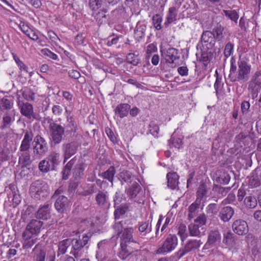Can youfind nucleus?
<instances>
[{"label": "nucleus", "mask_w": 261, "mask_h": 261, "mask_svg": "<svg viewBox=\"0 0 261 261\" xmlns=\"http://www.w3.org/2000/svg\"><path fill=\"white\" fill-rule=\"evenodd\" d=\"M132 220L127 219L116 222L113 225L116 238L120 237V244L128 245L130 243H137L135 238L133 237L134 228L133 227Z\"/></svg>", "instance_id": "obj_1"}, {"label": "nucleus", "mask_w": 261, "mask_h": 261, "mask_svg": "<svg viewBox=\"0 0 261 261\" xmlns=\"http://www.w3.org/2000/svg\"><path fill=\"white\" fill-rule=\"evenodd\" d=\"M216 39L210 31H204L200 38L201 60L204 64L210 62L216 53L215 45Z\"/></svg>", "instance_id": "obj_2"}, {"label": "nucleus", "mask_w": 261, "mask_h": 261, "mask_svg": "<svg viewBox=\"0 0 261 261\" xmlns=\"http://www.w3.org/2000/svg\"><path fill=\"white\" fill-rule=\"evenodd\" d=\"M250 71L251 66L246 61L239 60L238 62L237 68L231 60L228 79L232 83L246 82L249 80Z\"/></svg>", "instance_id": "obj_3"}, {"label": "nucleus", "mask_w": 261, "mask_h": 261, "mask_svg": "<svg viewBox=\"0 0 261 261\" xmlns=\"http://www.w3.org/2000/svg\"><path fill=\"white\" fill-rule=\"evenodd\" d=\"M49 131L50 140L54 145L61 143L65 137V128L60 124L55 122L53 119L48 118Z\"/></svg>", "instance_id": "obj_4"}, {"label": "nucleus", "mask_w": 261, "mask_h": 261, "mask_svg": "<svg viewBox=\"0 0 261 261\" xmlns=\"http://www.w3.org/2000/svg\"><path fill=\"white\" fill-rule=\"evenodd\" d=\"M92 236V233L89 231L80 235L79 239L71 240L73 250L71 251L70 254L74 255L76 258L80 257L82 255V250L88 244Z\"/></svg>", "instance_id": "obj_5"}, {"label": "nucleus", "mask_w": 261, "mask_h": 261, "mask_svg": "<svg viewBox=\"0 0 261 261\" xmlns=\"http://www.w3.org/2000/svg\"><path fill=\"white\" fill-rule=\"evenodd\" d=\"M178 244V238L175 234H168L164 237L161 246L156 250L157 254H167L174 250Z\"/></svg>", "instance_id": "obj_6"}, {"label": "nucleus", "mask_w": 261, "mask_h": 261, "mask_svg": "<svg viewBox=\"0 0 261 261\" xmlns=\"http://www.w3.org/2000/svg\"><path fill=\"white\" fill-rule=\"evenodd\" d=\"M47 184L41 179H38L32 182L30 186V192L32 197L35 199H41L48 194Z\"/></svg>", "instance_id": "obj_7"}, {"label": "nucleus", "mask_w": 261, "mask_h": 261, "mask_svg": "<svg viewBox=\"0 0 261 261\" xmlns=\"http://www.w3.org/2000/svg\"><path fill=\"white\" fill-rule=\"evenodd\" d=\"M33 143V152L35 156L39 158H42L48 149L46 141L38 134L35 137Z\"/></svg>", "instance_id": "obj_8"}, {"label": "nucleus", "mask_w": 261, "mask_h": 261, "mask_svg": "<svg viewBox=\"0 0 261 261\" xmlns=\"http://www.w3.org/2000/svg\"><path fill=\"white\" fill-rule=\"evenodd\" d=\"M202 243L200 240L190 239L188 240L183 247L180 248L175 253V255L178 259H180L189 252H195Z\"/></svg>", "instance_id": "obj_9"}, {"label": "nucleus", "mask_w": 261, "mask_h": 261, "mask_svg": "<svg viewBox=\"0 0 261 261\" xmlns=\"http://www.w3.org/2000/svg\"><path fill=\"white\" fill-rule=\"evenodd\" d=\"M79 147V143L74 141L64 142L62 144L61 150L62 155L64 158V163H66L70 158L76 153Z\"/></svg>", "instance_id": "obj_10"}, {"label": "nucleus", "mask_w": 261, "mask_h": 261, "mask_svg": "<svg viewBox=\"0 0 261 261\" xmlns=\"http://www.w3.org/2000/svg\"><path fill=\"white\" fill-rule=\"evenodd\" d=\"M162 58L161 63L165 62L168 64H173L174 61L179 59L178 50L173 47H169L167 49L161 50Z\"/></svg>", "instance_id": "obj_11"}, {"label": "nucleus", "mask_w": 261, "mask_h": 261, "mask_svg": "<svg viewBox=\"0 0 261 261\" xmlns=\"http://www.w3.org/2000/svg\"><path fill=\"white\" fill-rule=\"evenodd\" d=\"M43 222L38 220L32 219L27 224L26 228L23 232L25 235L37 236L41 231Z\"/></svg>", "instance_id": "obj_12"}, {"label": "nucleus", "mask_w": 261, "mask_h": 261, "mask_svg": "<svg viewBox=\"0 0 261 261\" xmlns=\"http://www.w3.org/2000/svg\"><path fill=\"white\" fill-rule=\"evenodd\" d=\"M233 232L240 236L246 234L248 232V226L247 222L242 219L235 220L232 224Z\"/></svg>", "instance_id": "obj_13"}, {"label": "nucleus", "mask_w": 261, "mask_h": 261, "mask_svg": "<svg viewBox=\"0 0 261 261\" xmlns=\"http://www.w3.org/2000/svg\"><path fill=\"white\" fill-rule=\"evenodd\" d=\"M18 106L20 110V113L22 115L25 116L29 119H36L35 114L33 111V107L31 104L28 102L21 103V102L19 101Z\"/></svg>", "instance_id": "obj_14"}, {"label": "nucleus", "mask_w": 261, "mask_h": 261, "mask_svg": "<svg viewBox=\"0 0 261 261\" xmlns=\"http://www.w3.org/2000/svg\"><path fill=\"white\" fill-rule=\"evenodd\" d=\"M51 205L49 204H45L41 206L35 213V217L38 219L47 220L51 217Z\"/></svg>", "instance_id": "obj_15"}, {"label": "nucleus", "mask_w": 261, "mask_h": 261, "mask_svg": "<svg viewBox=\"0 0 261 261\" xmlns=\"http://www.w3.org/2000/svg\"><path fill=\"white\" fill-rule=\"evenodd\" d=\"M221 241V235L218 229L210 231L208 235L207 241L204 246L208 245L215 247L219 244Z\"/></svg>", "instance_id": "obj_16"}, {"label": "nucleus", "mask_w": 261, "mask_h": 261, "mask_svg": "<svg viewBox=\"0 0 261 261\" xmlns=\"http://www.w3.org/2000/svg\"><path fill=\"white\" fill-rule=\"evenodd\" d=\"M15 120V115L12 113L7 112L4 114L0 125L1 129L5 130L11 129Z\"/></svg>", "instance_id": "obj_17"}, {"label": "nucleus", "mask_w": 261, "mask_h": 261, "mask_svg": "<svg viewBox=\"0 0 261 261\" xmlns=\"http://www.w3.org/2000/svg\"><path fill=\"white\" fill-rule=\"evenodd\" d=\"M95 201L96 204L101 207L105 206H110L109 194L108 192L99 190L95 196Z\"/></svg>", "instance_id": "obj_18"}, {"label": "nucleus", "mask_w": 261, "mask_h": 261, "mask_svg": "<svg viewBox=\"0 0 261 261\" xmlns=\"http://www.w3.org/2000/svg\"><path fill=\"white\" fill-rule=\"evenodd\" d=\"M23 133L24 135L21 141L19 150H29L33 139V134L31 131L28 130H23Z\"/></svg>", "instance_id": "obj_19"}, {"label": "nucleus", "mask_w": 261, "mask_h": 261, "mask_svg": "<svg viewBox=\"0 0 261 261\" xmlns=\"http://www.w3.org/2000/svg\"><path fill=\"white\" fill-rule=\"evenodd\" d=\"M19 156L18 162L21 165V168L27 167L31 164V155L29 150H19L18 152Z\"/></svg>", "instance_id": "obj_20"}, {"label": "nucleus", "mask_w": 261, "mask_h": 261, "mask_svg": "<svg viewBox=\"0 0 261 261\" xmlns=\"http://www.w3.org/2000/svg\"><path fill=\"white\" fill-rule=\"evenodd\" d=\"M69 205L67 197L64 196H59L55 203V207L58 213H63L66 210Z\"/></svg>", "instance_id": "obj_21"}, {"label": "nucleus", "mask_w": 261, "mask_h": 261, "mask_svg": "<svg viewBox=\"0 0 261 261\" xmlns=\"http://www.w3.org/2000/svg\"><path fill=\"white\" fill-rule=\"evenodd\" d=\"M178 9L175 7H170L167 12L164 25L166 28L169 27L172 23H175L177 18Z\"/></svg>", "instance_id": "obj_22"}, {"label": "nucleus", "mask_w": 261, "mask_h": 261, "mask_svg": "<svg viewBox=\"0 0 261 261\" xmlns=\"http://www.w3.org/2000/svg\"><path fill=\"white\" fill-rule=\"evenodd\" d=\"M234 214L233 208L230 206L222 207L219 213V217L224 222H228Z\"/></svg>", "instance_id": "obj_23"}, {"label": "nucleus", "mask_w": 261, "mask_h": 261, "mask_svg": "<svg viewBox=\"0 0 261 261\" xmlns=\"http://www.w3.org/2000/svg\"><path fill=\"white\" fill-rule=\"evenodd\" d=\"M141 190V186L136 181H134L127 188H125V192L130 199L136 198Z\"/></svg>", "instance_id": "obj_24"}, {"label": "nucleus", "mask_w": 261, "mask_h": 261, "mask_svg": "<svg viewBox=\"0 0 261 261\" xmlns=\"http://www.w3.org/2000/svg\"><path fill=\"white\" fill-rule=\"evenodd\" d=\"M146 28V23L144 21L138 22L134 30L135 36L136 39L140 40L144 38Z\"/></svg>", "instance_id": "obj_25"}, {"label": "nucleus", "mask_w": 261, "mask_h": 261, "mask_svg": "<svg viewBox=\"0 0 261 261\" xmlns=\"http://www.w3.org/2000/svg\"><path fill=\"white\" fill-rule=\"evenodd\" d=\"M87 164L83 160H79L73 168V176L75 179H80L84 175V172Z\"/></svg>", "instance_id": "obj_26"}, {"label": "nucleus", "mask_w": 261, "mask_h": 261, "mask_svg": "<svg viewBox=\"0 0 261 261\" xmlns=\"http://www.w3.org/2000/svg\"><path fill=\"white\" fill-rule=\"evenodd\" d=\"M118 179L122 185L124 182L131 184L134 181H136L137 178L130 172L127 170H124L118 174Z\"/></svg>", "instance_id": "obj_27"}, {"label": "nucleus", "mask_w": 261, "mask_h": 261, "mask_svg": "<svg viewBox=\"0 0 261 261\" xmlns=\"http://www.w3.org/2000/svg\"><path fill=\"white\" fill-rule=\"evenodd\" d=\"M64 127L65 128V132L67 135H69L70 137L75 136L78 130L77 125L75 119H67L66 125Z\"/></svg>", "instance_id": "obj_28"}, {"label": "nucleus", "mask_w": 261, "mask_h": 261, "mask_svg": "<svg viewBox=\"0 0 261 261\" xmlns=\"http://www.w3.org/2000/svg\"><path fill=\"white\" fill-rule=\"evenodd\" d=\"M130 106L128 103H120L115 109V115L120 118H123L127 116Z\"/></svg>", "instance_id": "obj_29"}, {"label": "nucleus", "mask_w": 261, "mask_h": 261, "mask_svg": "<svg viewBox=\"0 0 261 261\" xmlns=\"http://www.w3.org/2000/svg\"><path fill=\"white\" fill-rule=\"evenodd\" d=\"M34 252V261H45L46 257V251L39 243L36 245L33 249Z\"/></svg>", "instance_id": "obj_30"}, {"label": "nucleus", "mask_w": 261, "mask_h": 261, "mask_svg": "<svg viewBox=\"0 0 261 261\" xmlns=\"http://www.w3.org/2000/svg\"><path fill=\"white\" fill-rule=\"evenodd\" d=\"M114 207L115 210L114 215L115 220L120 219L121 216L129 211V206L127 203L122 204L118 206L116 205V207Z\"/></svg>", "instance_id": "obj_31"}, {"label": "nucleus", "mask_w": 261, "mask_h": 261, "mask_svg": "<svg viewBox=\"0 0 261 261\" xmlns=\"http://www.w3.org/2000/svg\"><path fill=\"white\" fill-rule=\"evenodd\" d=\"M200 204L201 203L199 202L198 200H195L189 206L188 215L189 220H191L198 215Z\"/></svg>", "instance_id": "obj_32"}, {"label": "nucleus", "mask_w": 261, "mask_h": 261, "mask_svg": "<svg viewBox=\"0 0 261 261\" xmlns=\"http://www.w3.org/2000/svg\"><path fill=\"white\" fill-rule=\"evenodd\" d=\"M115 173L116 170L115 167L111 166L106 171L99 173L98 176L102 177L103 179L108 180L113 185Z\"/></svg>", "instance_id": "obj_33"}, {"label": "nucleus", "mask_w": 261, "mask_h": 261, "mask_svg": "<svg viewBox=\"0 0 261 261\" xmlns=\"http://www.w3.org/2000/svg\"><path fill=\"white\" fill-rule=\"evenodd\" d=\"M23 239L22 248L23 249H28L31 248L36 243L37 238H33L32 236L28 234L26 236L24 233L22 234Z\"/></svg>", "instance_id": "obj_34"}, {"label": "nucleus", "mask_w": 261, "mask_h": 261, "mask_svg": "<svg viewBox=\"0 0 261 261\" xmlns=\"http://www.w3.org/2000/svg\"><path fill=\"white\" fill-rule=\"evenodd\" d=\"M168 186L175 189L178 184L179 176L176 172L168 173L167 174Z\"/></svg>", "instance_id": "obj_35"}, {"label": "nucleus", "mask_w": 261, "mask_h": 261, "mask_svg": "<svg viewBox=\"0 0 261 261\" xmlns=\"http://www.w3.org/2000/svg\"><path fill=\"white\" fill-rule=\"evenodd\" d=\"M19 27L21 31L31 39L34 41H36L38 39V36L36 33L30 30L29 26L24 22L21 23L19 25Z\"/></svg>", "instance_id": "obj_36"}, {"label": "nucleus", "mask_w": 261, "mask_h": 261, "mask_svg": "<svg viewBox=\"0 0 261 261\" xmlns=\"http://www.w3.org/2000/svg\"><path fill=\"white\" fill-rule=\"evenodd\" d=\"M249 89L250 90L251 97L253 99L258 96L261 89V82H249Z\"/></svg>", "instance_id": "obj_37"}, {"label": "nucleus", "mask_w": 261, "mask_h": 261, "mask_svg": "<svg viewBox=\"0 0 261 261\" xmlns=\"http://www.w3.org/2000/svg\"><path fill=\"white\" fill-rule=\"evenodd\" d=\"M224 31V27L220 23H217L214 26L211 33L214 35V38L218 41H221L224 38L223 32Z\"/></svg>", "instance_id": "obj_38"}, {"label": "nucleus", "mask_w": 261, "mask_h": 261, "mask_svg": "<svg viewBox=\"0 0 261 261\" xmlns=\"http://www.w3.org/2000/svg\"><path fill=\"white\" fill-rule=\"evenodd\" d=\"M112 4L109 0H89V6L92 11H97L106 4Z\"/></svg>", "instance_id": "obj_39"}, {"label": "nucleus", "mask_w": 261, "mask_h": 261, "mask_svg": "<svg viewBox=\"0 0 261 261\" xmlns=\"http://www.w3.org/2000/svg\"><path fill=\"white\" fill-rule=\"evenodd\" d=\"M75 161L76 158L74 157L71 159L64 166L63 171H62L63 179L66 180L69 178L71 169L75 164Z\"/></svg>", "instance_id": "obj_40"}, {"label": "nucleus", "mask_w": 261, "mask_h": 261, "mask_svg": "<svg viewBox=\"0 0 261 261\" xmlns=\"http://www.w3.org/2000/svg\"><path fill=\"white\" fill-rule=\"evenodd\" d=\"M71 245V239H66L60 241L58 244V250L57 255L59 256L61 254H64L67 248Z\"/></svg>", "instance_id": "obj_41"}, {"label": "nucleus", "mask_w": 261, "mask_h": 261, "mask_svg": "<svg viewBox=\"0 0 261 261\" xmlns=\"http://www.w3.org/2000/svg\"><path fill=\"white\" fill-rule=\"evenodd\" d=\"M222 242L226 246H232L235 244L234 234L228 230L223 233Z\"/></svg>", "instance_id": "obj_42"}, {"label": "nucleus", "mask_w": 261, "mask_h": 261, "mask_svg": "<svg viewBox=\"0 0 261 261\" xmlns=\"http://www.w3.org/2000/svg\"><path fill=\"white\" fill-rule=\"evenodd\" d=\"M138 230L141 234L145 236L150 233L152 230L151 223L146 221L140 223L138 226Z\"/></svg>", "instance_id": "obj_43"}, {"label": "nucleus", "mask_w": 261, "mask_h": 261, "mask_svg": "<svg viewBox=\"0 0 261 261\" xmlns=\"http://www.w3.org/2000/svg\"><path fill=\"white\" fill-rule=\"evenodd\" d=\"M207 193V189L206 185L201 183L199 186L196 192V199L195 200H198L199 202L201 203L203 198L206 196Z\"/></svg>", "instance_id": "obj_44"}, {"label": "nucleus", "mask_w": 261, "mask_h": 261, "mask_svg": "<svg viewBox=\"0 0 261 261\" xmlns=\"http://www.w3.org/2000/svg\"><path fill=\"white\" fill-rule=\"evenodd\" d=\"M127 245L120 244V248L117 253V256L122 260L125 259L132 253V252L128 249Z\"/></svg>", "instance_id": "obj_45"}, {"label": "nucleus", "mask_w": 261, "mask_h": 261, "mask_svg": "<svg viewBox=\"0 0 261 261\" xmlns=\"http://www.w3.org/2000/svg\"><path fill=\"white\" fill-rule=\"evenodd\" d=\"M47 158L49 162L51 163L53 166L56 167L60 164L61 162V155L59 152L56 151L51 152L48 156Z\"/></svg>", "instance_id": "obj_46"}, {"label": "nucleus", "mask_w": 261, "mask_h": 261, "mask_svg": "<svg viewBox=\"0 0 261 261\" xmlns=\"http://www.w3.org/2000/svg\"><path fill=\"white\" fill-rule=\"evenodd\" d=\"M18 92L20 93L23 98L28 101L34 100L35 99L34 92L32 90L28 87H24Z\"/></svg>", "instance_id": "obj_47"}, {"label": "nucleus", "mask_w": 261, "mask_h": 261, "mask_svg": "<svg viewBox=\"0 0 261 261\" xmlns=\"http://www.w3.org/2000/svg\"><path fill=\"white\" fill-rule=\"evenodd\" d=\"M160 127L155 121H151L148 125L147 134L150 133L154 138H158Z\"/></svg>", "instance_id": "obj_48"}, {"label": "nucleus", "mask_w": 261, "mask_h": 261, "mask_svg": "<svg viewBox=\"0 0 261 261\" xmlns=\"http://www.w3.org/2000/svg\"><path fill=\"white\" fill-rule=\"evenodd\" d=\"M249 185L252 187H257L260 185L259 177L255 171H253L249 179Z\"/></svg>", "instance_id": "obj_49"}, {"label": "nucleus", "mask_w": 261, "mask_h": 261, "mask_svg": "<svg viewBox=\"0 0 261 261\" xmlns=\"http://www.w3.org/2000/svg\"><path fill=\"white\" fill-rule=\"evenodd\" d=\"M223 13L225 16L231 21L237 23L239 15L236 10H223Z\"/></svg>", "instance_id": "obj_50"}, {"label": "nucleus", "mask_w": 261, "mask_h": 261, "mask_svg": "<svg viewBox=\"0 0 261 261\" xmlns=\"http://www.w3.org/2000/svg\"><path fill=\"white\" fill-rule=\"evenodd\" d=\"M244 202L246 206L249 208H253L255 207L257 204L256 198L252 196L246 197Z\"/></svg>", "instance_id": "obj_51"}, {"label": "nucleus", "mask_w": 261, "mask_h": 261, "mask_svg": "<svg viewBox=\"0 0 261 261\" xmlns=\"http://www.w3.org/2000/svg\"><path fill=\"white\" fill-rule=\"evenodd\" d=\"M206 211L211 216H216L219 211V206L215 203H210L206 207Z\"/></svg>", "instance_id": "obj_52"}, {"label": "nucleus", "mask_w": 261, "mask_h": 261, "mask_svg": "<svg viewBox=\"0 0 261 261\" xmlns=\"http://www.w3.org/2000/svg\"><path fill=\"white\" fill-rule=\"evenodd\" d=\"M230 179V176L227 172L221 171L220 174L217 178V181L221 184L226 185L228 184Z\"/></svg>", "instance_id": "obj_53"}, {"label": "nucleus", "mask_w": 261, "mask_h": 261, "mask_svg": "<svg viewBox=\"0 0 261 261\" xmlns=\"http://www.w3.org/2000/svg\"><path fill=\"white\" fill-rule=\"evenodd\" d=\"M127 62L133 65L134 66H137L140 62L139 57V55H136L134 53H129L126 56Z\"/></svg>", "instance_id": "obj_54"}, {"label": "nucleus", "mask_w": 261, "mask_h": 261, "mask_svg": "<svg viewBox=\"0 0 261 261\" xmlns=\"http://www.w3.org/2000/svg\"><path fill=\"white\" fill-rule=\"evenodd\" d=\"M188 229L190 236L193 237H198L200 235V231L198 224L191 223L188 226Z\"/></svg>", "instance_id": "obj_55"}, {"label": "nucleus", "mask_w": 261, "mask_h": 261, "mask_svg": "<svg viewBox=\"0 0 261 261\" xmlns=\"http://www.w3.org/2000/svg\"><path fill=\"white\" fill-rule=\"evenodd\" d=\"M97 191V187L94 184H90L88 186L87 189L83 191L81 195L84 196L91 195Z\"/></svg>", "instance_id": "obj_56"}, {"label": "nucleus", "mask_w": 261, "mask_h": 261, "mask_svg": "<svg viewBox=\"0 0 261 261\" xmlns=\"http://www.w3.org/2000/svg\"><path fill=\"white\" fill-rule=\"evenodd\" d=\"M152 21L154 27L157 30H160L162 29L161 23L163 20L162 16L159 14H156L152 17Z\"/></svg>", "instance_id": "obj_57"}, {"label": "nucleus", "mask_w": 261, "mask_h": 261, "mask_svg": "<svg viewBox=\"0 0 261 261\" xmlns=\"http://www.w3.org/2000/svg\"><path fill=\"white\" fill-rule=\"evenodd\" d=\"M230 189H231L230 187H223L219 186L218 185L215 186L213 188V190H215L216 192H217L219 194L221 195L222 196H226V194L230 190Z\"/></svg>", "instance_id": "obj_58"}, {"label": "nucleus", "mask_w": 261, "mask_h": 261, "mask_svg": "<svg viewBox=\"0 0 261 261\" xmlns=\"http://www.w3.org/2000/svg\"><path fill=\"white\" fill-rule=\"evenodd\" d=\"M11 153L8 148H4L0 152V161H8L10 159Z\"/></svg>", "instance_id": "obj_59"}, {"label": "nucleus", "mask_w": 261, "mask_h": 261, "mask_svg": "<svg viewBox=\"0 0 261 261\" xmlns=\"http://www.w3.org/2000/svg\"><path fill=\"white\" fill-rule=\"evenodd\" d=\"M11 108V103L9 99L3 98L0 100V109L2 111L10 110Z\"/></svg>", "instance_id": "obj_60"}, {"label": "nucleus", "mask_w": 261, "mask_h": 261, "mask_svg": "<svg viewBox=\"0 0 261 261\" xmlns=\"http://www.w3.org/2000/svg\"><path fill=\"white\" fill-rule=\"evenodd\" d=\"M234 45L230 42H228L224 48V55L226 58H228L232 55Z\"/></svg>", "instance_id": "obj_61"}, {"label": "nucleus", "mask_w": 261, "mask_h": 261, "mask_svg": "<svg viewBox=\"0 0 261 261\" xmlns=\"http://www.w3.org/2000/svg\"><path fill=\"white\" fill-rule=\"evenodd\" d=\"M178 234L180 236L182 241L187 237V227L185 224H180L179 226Z\"/></svg>", "instance_id": "obj_62"}, {"label": "nucleus", "mask_w": 261, "mask_h": 261, "mask_svg": "<svg viewBox=\"0 0 261 261\" xmlns=\"http://www.w3.org/2000/svg\"><path fill=\"white\" fill-rule=\"evenodd\" d=\"M13 58L16 63L18 66L19 67V69L21 71H24L26 72H28V67L24 64V63L21 61L19 58L16 56L13 55Z\"/></svg>", "instance_id": "obj_63"}, {"label": "nucleus", "mask_w": 261, "mask_h": 261, "mask_svg": "<svg viewBox=\"0 0 261 261\" xmlns=\"http://www.w3.org/2000/svg\"><path fill=\"white\" fill-rule=\"evenodd\" d=\"M172 144L176 148H179L183 144L182 139L180 138L175 137L172 136L170 139Z\"/></svg>", "instance_id": "obj_64"}]
</instances>
